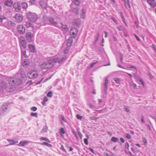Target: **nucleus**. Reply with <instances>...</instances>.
I'll use <instances>...</instances> for the list:
<instances>
[{
    "label": "nucleus",
    "instance_id": "obj_1",
    "mask_svg": "<svg viewBox=\"0 0 156 156\" xmlns=\"http://www.w3.org/2000/svg\"><path fill=\"white\" fill-rule=\"evenodd\" d=\"M28 20L32 22H35L37 19L38 17L37 14L34 13L29 12L27 15Z\"/></svg>",
    "mask_w": 156,
    "mask_h": 156
},
{
    "label": "nucleus",
    "instance_id": "obj_2",
    "mask_svg": "<svg viewBox=\"0 0 156 156\" xmlns=\"http://www.w3.org/2000/svg\"><path fill=\"white\" fill-rule=\"evenodd\" d=\"M26 39L29 42L34 41V34L31 32H28L25 35Z\"/></svg>",
    "mask_w": 156,
    "mask_h": 156
},
{
    "label": "nucleus",
    "instance_id": "obj_3",
    "mask_svg": "<svg viewBox=\"0 0 156 156\" xmlns=\"http://www.w3.org/2000/svg\"><path fill=\"white\" fill-rule=\"evenodd\" d=\"M1 87L2 89L4 90L5 91H7V92H11L12 90L11 87H9L7 84L4 82L2 83Z\"/></svg>",
    "mask_w": 156,
    "mask_h": 156
},
{
    "label": "nucleus",
    "instance_id": "obj_4",
    "mask_svg": "<svg viewBox=\"0 0 156 156\" xmlns=\"http://www.w3.org/2000/svg\"><path fill=\"white\" fill-rule=\"evenodd\" d=\"M17 28L19 33L21 34H23L25 32V28L22 25H17Z\"/></svg>",
    "mask_w": 156,
    "mask_h": 156
},
{
    "label": "nucleus",
    "instance_id": "obj_5",
    "mask_svg": "<svg viewBox=\"0 0 156 156\" xmlns=\"http://www.w3.org/2000/svg\"><path fill=\"white\" fill-rule=\"evenodd\" d=\"M38 74L37 73H35L34 70H31L28 72L27 73V76L30 79H32L37 77Z\"/></svg>",
    "mask_w": 156,
    "mask_h": 156
},
{
    "label": "nucleus",
    "instance_id": "obj_6",
    "mask_svg": "<svg viewBox=\"0 0 156 156\" xmlns=\"http://www.w3.org/2000/svg\"><path fill=\"white\" fill-rule=\"evenodd\" d=\"M55 63L54 62V59H51L46 62L47 69L50 68L54 66V63Z\"/></svg>",
    "mask_w": 156,
    "mask_h": 156
},
{
    "label": "nucleus",
    "instance_id": "obj_7",
    "mask_svg": "<svg viewBox=\"0 0 156 156\" xmlns=\"http://www.w3.org/2000/svg\"><path fill=\"white\" fill-rule=\"evenodd\" d=\"M8 105L6 104H5L2 106L0 109V114L3 115L4 112H6L8 108Z\"/></svg>",
    "mask_w": 156,
    "mask_h": 156
},
{
    "label": "nucleus",
    "instance_id": "obj_8",
    "mask_svg": "<svg viewBox=\"0 0 156 156\" xmlns=\"http://www.w3.org/2000/svg\"><path fill=\"white\" fill-rule=\"evenodd\" d=\"M14 18L18 23L21 22L22 21L23 19V16L19 13L16 14L14 16Z\"/></svg>",
    "mask_w": 156,
    "mask_h": 156
},
{
    "label": "nucleus",
    "instance_id": "obj_9",
    "mask_svg": "<svg viewBox=\"0 0 156 156\" xmlns=\"http://www.w3.org/2000/svg\"><path fill=\"white\" fill-rule=\"evenodd\" d=\"M13 7L15 11L17 12H19L21 9V7L19 2L15 3L13 4Z\"/></svg>",
    "mask_w": 156,
    "mask_h": 156
},
{
    "label": "nucleus",
    "instance_id": "obj_10",
    "mask_svg": "<svg viewBox=\"0 0 156 156\" xmlns=\"http://www.w3.org/2000/svg\"><path fill=\"white\" fill-rule=\"evenodd\" d=\"M78 31V30L76 28L73 27L71 28L70 32V34L72 36H75L76 35Z\"/></svg>",
    "mask_w": 156,
    "mask_h": 156
},
{
    "label": "nucleus",
    "instance_id": "obj_11",
    "mask_svg": "<svg viewBox=\"0 0 156 156\" xmlns=\"http://www.w3.org/2000/svg\"><path fill=\"white\" fill-rule=\"evenodd\" d=\"M16 78H10L8 80V83L11 85H16Z\"/></svg>",
    "mask_w": 156,
    "mask_h": 156
},
{
    "label": "nucleus",
    "instance_id": "obj_12",
    "mask_svg": "<svg viewBox=\"0 0 156 156\" xmlns=\"http://www.w3.org/2000/svg\"><path fill=\"white\" fill-rule=\"evenodd\" d=\"M16 78H10L8 80V83L11 85H16Z\"/></svg>",
    "mask_w": 156,
    "mask_h": 156
},
{
    "label": "nucleus",
    "instance_id": "obj_13",
    "mask_svg": "<svg viewBox=\"0 0 156 156\" xmlns=\"http://www.w3.org/2000/svg\"><path fill=\"white\" fill-rule=\"evenodd\" d=\"M108 83V80L107 77L105 79V83H104V92L105 94H106L107 91L106 90L108 88L107 86Z\"/></svg>",
    "mask_w": 156,
    "mask_h": 156
},
{
    "label": "nucleus",
    "instance_id": "obj_14",
    "mask_svg": "<svg viewBox=\"0 0 156 156\" xmlns=\"http://www.w3.org/2000/svg\"><path fill=\"white\" fill-rule=\"evenodd\" d=\"M12 4L13 2L12 0H6L4 2V5L9 7H11Z\"/></svg>",
    "mask_w": 156,
    "mask_h": 156
},
{
    "label": "nucleus",
    "instance_id": "obj_15",
    "mask_svg": "<svg viewBox=\"0 0 156 156\" xmlns=\"http://www.w3.org/2000/svg\"><path fill=\"white\" fill-rule=\"evenodd\" d=\"M66 58V57L65 56L64 57H63L60 59L59 58H56L54 59V62H58V63H61L62 61H63L64 60H65Z\"/></svg>",
    "mask_w": 156,
    "mask_h": 156
},
{
    "label": "nucleus",
    "instance_id": "obj_16",
    "mask_svg": "<svg viewBox=\"0 0 156 156\" xmlns=\"http://www.w3.org/2000/svg\"><path fill=\"white\" fill-rule=\"evenodd\" d=\"M73 38L70 37L69 38L67 41L66 44L67 46L69 47H70L73 43Z\"/></svg>",
    "mask_w": 156,
    "mask_h": 156
},
{
    "label": "nucleus",
    "instance_id": "obj_17",
    "mask_svg": "<svg viewBox=\"0 0 156 156\" xmlns=\"http://www.w3.org/2000/svg\"><path fill=\"white\" fill-rule=\"evenodd\" d=\"M5 24L10 27H14L16 26L15 23L12 21H7L5 22Z\"/></svg>",
    "mask_w": 156,
    "mask_h": 156
},
{
    "label": "nucleus",
    "instance_id": "obj_18",
    "mask_svg": "<svg viewBox=\"0 0 156 156\" xmlns=\"http://www.w3.org/2000/svg\"><path fill=\"white\" fill-rule=\"evenodd\" d=\"M29 61L27 59H25L24 60L23 62L22 65L24 67H27L29 66Z\"/></svg>",
    "mask_w": 156,
    "mask_h": 156
},
{
    "label": "nucleus",
    "instance_id": "obj_19",
    "mask_svg": "<svg viewBox=\"0 0 156 156\" xmlns=\"http://www.w3.org/2000/svg\"><path fill=\"white\" fill-rule=\"evenodd\" d=\"M154 0H147V2L152 7L156 6L155 4L154 3Z\"/></svg>",
    "mask_w": 156,
    "mask_h": 156
},
{
    "label": "nucleus",
    "instance_id": "obj_20",
    "mask_svg": "<svg viewBox=\"0 0 156 156\" xmlns=\"http://www.w3.org/2000/svg\"><path fill=\"white\" fill-rule=\"evenodd\" d=\"M123 2L126 8L129 9L130 8L129 0H127V2L126 1V0H125Z\"/></svg>",
    "mask_w": 156,
    "mask_h": 156
},
{
    "label": "nucleus",
    "instance_id": "obj_21",
    "mask_svg": "<svg viewBox=\"0 0 156 156\" xmlns=\"http://www.w3.org/2000/svg\"><path fill=\"white\" fill-rule=\"evenodd\" d=\"M28 143V142L27 141L25 140V141H21L20 143L18 145L19 146H24L25 145L27 144Z\"/></svg>",
    "mask_w": 156,
    "mask_h": 156
},
{
    "label": "nucleus",
    "instance_id": "obj_22",
    "mask_svg": "<svg viewBox=\"0 0 156 156\" xmlns=\"http://www.w3.org/2000/svg\"><path fill=\"white\" fill-rule=\"evenodd\" d=\"M30 50L32 52H34L35 51V48L34 46L32 44H30L29 45Z\"/></svg>",
    "mask_w": 156,
    "mask_h": 156
},
{
    "label": "nucleus",
    "instance_id": "obj_23",
    "mask_svg": "<svg viewBox=\"0 0 156 156\" xmlns=\"http://www.w3.org/2000/svg\"><path fill=\"white\" fill-rule=\"evenodd\" d=\"M48 20L49 22L53 25H56L57 24V23L55 21L54 19L52 18H48Z\"/></svg>",
    "mask_w": 156,
    "mask_h": 156
},
{
    "label": "nucleus",
    "instance_id": "obj_24",
    "mask_svg": "<svg viewBox=\"0 0 156 156\" xmlns=\"http://www.w3.org/2000/svg\"><path fill=\"white\" fill-rule=\"evenodd\" d=\"M15 82L16 85H18L21 84L22 80L19 78H16Z\"/></svg>",
    "mask_w": 156,
    "mask_h": 156
},
{
    "label": "nucleus",
    "instance_id": "obj_25",
    "mask_svg": "<svg viewBox=\"0 0 156 156\" xmlns=\"http://www.w3.org/2000/svg\"><path fill=\"white\" fill-rule=\"evenodd\" d=\"M21 6L23 8L26 9L28 6L27 3L25 2H22L21 3Z\"/></svg>",
    "mask_w": 156,
    "mask_h": 156
},
{
    "label": "nucleus",
    "instance_id": "obj_26",
    "mask_svg": "<svg viewBox=\"0 0 156 156\" xmlns=\"http://www.w3.org/2000/svg\"><path fill=\"white\" fill-rule=\"evenodd\" d=\"M48 129V127L47 126H45L44 127L41 131V133H44L45 132H46L47 131V130Z\"/></svg>",
    "mask_w": 156,
    "mask_h": 156
},
{
    "label": "nucleus",
    "instance_id": "obj_27",
    "mask_svg": "<svg viewBox=\"0 0 156 156\" xmlns=\"http://www.w3.org/2000/svg\"><path fill=\"white\" fill-rule=\"evenodd\" d=\"M111 141L114 142H119V140L117 138L114 137H112L111 138Z\"/></svg>",
    "mask_w": 156,
    "mask_h": 156
},
{
    "label": "nucleus",
    "instance_id": "obj_28",
    "mask_svg": "<svg viewBox=\"0 0 156 156\" xmlns=\"http://www.w3.org/2000/svg\"><path fill=\"white\" fill-rule=\"evenodd\" d=\"M21 54L24 55L25 57H27V56L26 54V51L25 49H21Z\"/></svg>",
    "mask_w": 156,
    "mask_h": 156
},
{
    "label": "nucleus",
    "instance_id": "obj_29",
    "mask_svg": "<svg viewBox=\"0 0 156 156\" xmlns=\"http://www.w3.org/2000/svg\"><path fill=\"white\" fill-rule=\"evenodd\" d=\"M21 44L24 48H26L27 42L26 41L20 42Z\"/></svg>",
    "mask_w": 156,
    "mask_h": 156
},
{
    "label": "nucleus",
    "instance_id": "obj_30",
    "mask_svg": "<svg viewBox=\"0 0 156 156\" xmlns=\"http://www.w3.org/2000/svg\"><path fill=\"white\" fill-rule=\"evenodd\" d=\"M46 62H44L42 63L41 65V68L43 69H47L46 68Z\"/></svg>",
    "mask_w": 156,
    "mask_h": 156
},
{
    "label": "nucleus",
    "instance_id": "obj_31",
    "mask_svg": "<svg viewBox=\"0 0 156 156\" xmlns=\"http://www.w3.org/2000/svg\"><path fill=\"white\" fill-rule=\"evenodd\" d=\"M21 77L23 78H24L26 77L25 73L24 71H22L20 73Z\"/></svg>",
    "mask_w": 156,
    "mask_h": 156
},
{
    "label": "nucleus",
    "instance_id": "obj_32",
    "mask_svg": "<svg viewBox=\"0 0 156 156\" xmlns=\"http://www.w3.org/2000/svg\"><path fill=\"white\" fill-rule=\"evenodd\" d=\"M7 141L10 142L11 143L10 144V145L14 144H15L17 143H18V142L17 141H14L13 140H10V139H7Z\"/></svg>",
    "mask_w": 156,
    "mask_h": 156
},
{
    "label": "nucleus",
    "instance_id": "obj_33",
    "mask_svg": "<svg viewBox=\"0 0 156 156\" xmlns=\"http://www.w3.org/2000/svg\"><path fill=\"white\" fill-rule=\"evenodd\" d=\"M113 80L116 83L119 84L120 83V80L119 78L115 77L113 78Z\"/></svg>",
    "mask_w": 156,
    "mask_h": 156
},
{
    "label": "nucleus",
    "instance_id": "obj_34",
    "mask_svg": "<svg viewBox=\"0 0 156 156\" xmlns=\"http://www.w3.org/2000/svg\"><path fill=\"white\" fill-rule=\"evenodd\" d=\"M82 13H81V15L80 16V17L81 19H84V14H85V12L84 11L83 9H82Z\"/></svg>",
    "mask_w": 156,
    "mask_h": 156
},
{
    "label": "nucleus",
    "instance_id": "obj_35",
    "mask_svg": "<svg viewBox=\"0 0 156 156\" xmlns=\"http://www.w3.org/2000/svg\"><path fill=\"white\" fill-rule=\"evenodd\" d=\"M73 2L76 5H79L80 4V0H73Z\"/></svg>",
    "mask_w": 156,
    "mask_h": 156
},
{
    "label": "nucleus",
    "instance_id": "obj_36",
    "mask_svg": "<svg viewBox=\"0 0 156 156\" xmlns=\"http://www.w3.org/2000/svg\"><path fill=\"white\" fill-rule=\"evenodd\" d=\"M40 5L43 9H45L46 7V4L42 2H40Z\"/></svg>",
    "mask_w": 156,
    "mask_h": 156
},
{
    "label": "nucleus",
    "instance_id": "obj_37",
    "mask_svg": "<svg viewBox=\"0 0 156 156\" xmlns=\"http://www.w3.org/2000/svg\"><path fill=\"white\" fill-rule=\"evenodd\" d=\"M25 25L26 27L27 28H29L30 27H31L32 26L31 23L29 22H26Z\"/></svg>",
    "mask_w": 156,
    "mask_h": 156
},
{
    "label": "nucleus",
    "instance_id": "obj_38",
    "mask_svg": "<svg viewBox=\"0 0 156 156\" xmlns=\"http://www.w3.org/2000/svg\"><path fill=\"white\" fill-rule=\"evenodd\" d=\"M42 144L43 145H45L49 147H52V145L51 144H49L45 142H44Z\"/></svg>",
    "mask_w": 156,
    "mask_h": 156
},
{
    "label": "nucleus",
    "instance_id": "obj_39",
    "mask_svg": "<svg viewBox=\"0 0 156 156\" xmlns=\"http://www.w3.org/2000/svg\"><path fill=\"white\" fill-rule=\"evenodd\" d=\"M6 19V18L2 16H0V22L1 23L3 22V21L5 20Z\"/></svg>",
    "mask_w": 156,
    "mask_h": 156
},
{
    "label": "nucleus",
    "instance_id": "obj_40",
    "mask_svg": "<svg viewBox=\"0 0 156 156\" xmlns=\"http://www.w3.org/2000/svg\"><path fill=\"white\" fill-rule=\"evenodd\" d=\"M30 115L32 116H34L36 118L37 117V113L31 112Z\"/></svg>",
    "mask_w": 156,
    "mask_h": 156
},
{
    "label": "nucleus",
    "instance_id": "obj_41",
    "mask_svg": "<svg viewBox=\"0 0 156 156\" xmlns=\"http://www.w3.org/2000/svg\"><path fill=\"white\" fill-rule=\"evenodd\" d=\"M59 132L61 134H64L65 133L64 130L63 128H61Z\"/></svg>",
    "mask_w": 156,
    "mask_h": 156
},
{
    "label": "nucleus",
    "instance_id": "obj_42",
    "mask_svg": "<svg viewBox=\"0 0 156 156\" xmlns=\"http://www.w3.org/2000/svg\"><path fill=\"white\" fill-rule=\"evenodd\" d=\"M20 42L24 41H26L24 37L23 36H21L20 37Z\"/></svg>",
    "mask_w": 156,
    "mask_h": 156
},
{
    "label": "nucleus",
    "instance_id": "obj_43",
    "mask_svg": "<svg viewBox=\"0 0 156 156\" xmlns=\"http://www.w3.org/2000/svg\"><path fill=\"white\" fill-rule=\"evenodd\" d=\"M125 110L127 112H130V110L129 109V107L128 106H126L125 107Z\"/></svg>",
    "mask_w": 156,
    "mask_h": 156
},
{
    "label": "nucleus",
    "instance_id": "obj_44",
    "mask_svg": "<svg viewBox=\"0 0 156 156\" xmlns=\"http://www.w3.org/2000/svg\"><path fill=\"white\" fill-rule=\"evenodd\" d=\"M47 96L48 97H49L50 98L52 96V93L51 92V91L49 92L47 94Z\"/></svg>",
    "mask_w": 156,
    "mask_h": 156
},
{
    "label": "nucleus",
    "instance_id": "obj_45",
    "mask_svg": "<svg viewBox=\"0 0 156 156\" xmlns=\"http://www.w3.org/2000/svg\"><path fill=\"white\" fill-rule=\"evenodd\" d=\"M41 140H43L44 141H47V142L50 143V141L47 138H44V137H41Z\"/></svg>",
    "mask_w": 156,
    "mask_h": 156
},
{
    "label": "nucleus",
    "instance_id": "obj_46",
    "mask_svg": "<svg viewBox=\"0 0 156 156\" xmlns=\"http://www.w3.org/2000/svg\"><path fill=\"white\" fill-rule=\"evenodd\" d=\"M111 19L112 20L113 22L114 23H115L116 24H118V21L115 18H113V17H111Z\"/></svg>",
    "mask_w": 156,
    "mask_h": 156
},
{
    "label": "nucleus",
    "instance_id": "obj_47",
    "mask_svg": "<svg viewBox=\"0 0 156 156\" xmlns=\"http://www.w3.org/2000/svg\"><path fill=\"white\" fill-rule=\"evenodd\" d=\"M76 117L77 118L80 120H81L82 119V116H81L80 115L77 114L76 115Z\"/></svg>",
    "mask_w": 156,
    "mask_h": 156
},
{
    "label": "nucleus",
    "instance_id": "obj_48",
    "mask_svg": "<svg viewBox=\"0 0 156 156\" xmlns=\"http://www.w3.org/2000/svg\"><path fill=\"white\" fill-rule=\"evenodd\" d=\"M37 109V108L35 107H33L31 108V110L33 111H35Z\"/></svg>",
    "mask_w": 156,
    "mask_h": 156
},
{
    "label": "nucleus",
    "instance_id": "obj_49",
    "mask_svg": "<svg viewBox=\"0 0 156 156\" xmlns=\"http://www.w3.org/2000/svg\"><path fill=\"white\" fill-rule=\"evenodd\" d=\"M79 9L77 8H75L73 9V11L74 12L77 13L79 11Z\"/></svg>",
    "mask_w": 156,
    "mask_h": 156
},
{
    "label": "nucleus",
    "instance_id": "obj_50",
    "mask_svg": "<svg viewBox=\"0 0 156 156\" xmlns=\"http://www.w3.org/2000/svg\"><path fill=\"white\" fill-rule=\"evenodd\" d=\"M90 118L91 120H97V119H98L99 118H98V117L96 118V117H94L91 116L90 117Z\"/></svg>",
    "mask_w": 156,
    "mask_h": 156
},
{
    "label": "nucleus",
    "instance_id": "obj_51",
    "mask_svg": "<svg viewBox=\"0 0 156 156\" xmlns=\"http://www.w3.org/2000/svg\"><path fill=\"white\" fill-rule=\"evenodd\" d=\"M60 119H61L62 121L64 122H66V120L65 119L63 116L61 115L60 117Z\"/></svg>",
    "mask_w": 156,
    "mask_h": 156
},
{
    "label": "nucleus",
    "instance_id": "obj_52",
    "mask_svg": "<svg viewBox=\"0 0 156 156\" xmlns=\"http://www.w3.org/2000/svg\"><path fill=\"white\" fill-rule=\"evenodd\" d=\"M72 133H73L75 136V137L77 139H78V137L76 135V133L75 131H72Z\"/></svg>",
    "mask_w": 156,
    "mask_h": 156
},
{
    "label": "nucleus",
    "instance_id": "obj_53",
    "mask_svg": "<svg viewBox=\"0 0 156 156\" xmlns=\"http://www.w3.org/2000/svg\"><path fill=\"white\" fill-rule=\"evenodd\" d=\"M84 142L85 144L87 145L88 144V139L86 138H84Z\"/></svg>",
    "mask_w": 156,
    "mask_h": 156
},
{
    "label": "nucleus",
    "instance_id": "obj_54",
    "mask_svg": "<svg viewBox=\"0 0 156 156\" xmlns=\"http://www.w3.org/2000/svg\"><path fill=\"white\" fill-rule=\"evenodd\" d=\"M98 62V61H97V62H94L92 63L90 65V68L92 67H93L94 66V65L96 64Z\"/></svg>",
    "mask_w": 156,
    "mask_h": 156
},
{
    "label": "nucleus",
    "instance_id": "obj_55",
    "mask_svg": "<svg viewBox=\"0 0 156 156\" xmlns=\"http://www.w3.org/2000/svg\"><path fill=\"white\" fill-rule=\"evenodd\" d=\"M125 135L126 138L129 139L131 138L130 136L128 134H125Z\"/></svg>",
    "mask_w": 156,
    "mask_h": 156
},
{
    "label": "nucleus",
    "instance_id": "obj_56",
    "mask_svg": "<svg viewBox=\"0 0 156 156\" xmlns=\"http://www.w3.org/2000/svg\"><path fill=\"white\" fill-rule=\"evenodd\" d=\"M148 76L151 79H153V77L150 73H148Z\"/></svg>",
    "mask_w": 156,
    "mask_h": 156
},
{
    "label": "nucleus",
    "instance_id": "obj_57",
    "mask_svg": "<svg viewBox=\"0 0 156 156\" xmlns=\"http://www.w3.org/2000/svg\"><path fill=\"white\" fill-rule=\"evenodd\" d=\"M61 148L62 150V151L66 152V151L65 149V148L64 147V146L63 145H62V146H61Z\"/></svg>",
    "mask_w": 156,
    "mask_h": 156
},
{
    "label": "nucleus",
    "instance_id": "obj_58",
    "mask_svg": "<svg viewBox=\"0 0 156 156\" xmlns=\"http://www.w3.org/2000/svg\"><path fill=\"white\" fill-rule=\"evenodd\" d=\"M88 149L89 150V151L90 152H92L93 153H94V151L93 149L92 148H91L89 147L88 148Z\"/></svg>",
    "mask_w": 156,
    "mask_h": 156
},
{
    "label": "nucleus",
    "instance_id": "obj_59",
    "mask_svg": "<svg viewBox=\"0 0 156 156\" xmlns=\"http://www.w3.org/2000/svg\"><path fill=\"white\" fill-rule=\"evenodd\" d=\"M48 100V99L46 97V96H45L44 97V100H43V101H44V102H47Z\"/></svg>",
    "mask_w": 156,
    "mask_h": 156
},
{
    "label": "nucleus",
    "instance_id": "obj_60",
    "mask_svg": "<svg viewBox=\"0 0 156 156\" xmlns=\"http://www.w3.org/2000/svg\"><path fill=\"white\" fill-rule=\"evenodd\" d=\"M141 120L142 122L143 123L145 122V121L144 120V117L142 115L141 117Z\"/></svg>",
    "mask_w": 156,
    "mask_h": 156
},
{
    "label": "nucleus",
    "instance_id": "obj_61",
    "mask_svg": "<svg viewBox=\"0 0 156 156\" xmlns=\"http://www.w3.org/2000/svg\"><path fill=\"white\" fill-rule=\"evenodd\" d=\"M27 84H29V85H30L32 84V80L28 81L27 83Z\"/></svg>",
    "mask_w": 156,
    "mask_h": 156
},
{
    "label": "nucleus",
    "instance_id": "obj_62",
    "mask_svg": "<svg viewBox=\"0 0 156 156\" xmlns=\"http://www.w3.org/2000/svg\"><path fill=\"white\" fill-rule=\"evenodd\" d=\"M134 35H135V37H136V39H137V40L138 41H140V39L138 37V36H137L135 34H134Z\"/></svg>",
    "mask_w": 156,
    "mask_h": 156
},
{
    "label": "nucleus",
    "instance_id": "obj_63",
    "mask_svg": "<svg viewBox=\"0 0 156 156\" xmlns=\"http://www.w3.org/2000/svg\"><path fill=\"white\" fill-rule=\"evenodd\" d=\"M140 83L142 84L143 86L144 87V81L142 79H140Z\"/></svg>",
    "mask_w": 156,
    "mask_h": 156
},
{
    "label": "nucleus",
    "instance_id": "obj_64",
    "mask_svg": "<svg viewBox=\"0 0 156 156\" xmlns=\"http://www.w3.org/2000/svg\"><path fill=\"white\" fill-rule=\"evenodd\" d=\"M129 146V144L128 143H126L125 144V147L126 148H128Z\"/></svg>",
    "mask_w": 156,
    "mask_h": 156
}]
</instances>
